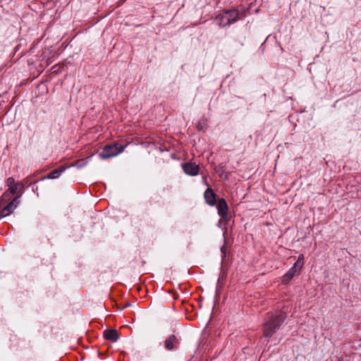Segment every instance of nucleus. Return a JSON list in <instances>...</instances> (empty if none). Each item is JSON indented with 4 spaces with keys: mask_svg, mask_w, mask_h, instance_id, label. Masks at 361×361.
Wrapping results in <instances>:
<instances>
[{
    "mask_svg": "<svg viewBox=\"0 0 361 361\" xmlns=\"http://www.w3.org/2000/svg\"><path fill=\"white\" fill-rule=\"evenodd\" d=\"M285 319L286 314L281 312L268 314L263 327L264 336L267 338L271 337L280 328Z\"/></svg>",
    "mask_w": 361,
    "mask_h": 361,
    "instance_id": "obj_1",
    "label": "nucleus"
},
{
    "mask_svg": "<svg viewBox=\"0 0 361 361\" xmlns=\"http://www.w3.org/2000/svg\"><path fill=\"white\" fill-rule=\"evenodd\" d=\"M304 264L303 255H299L298 260L294 264L293 267L283 276L282 283L287 284L294 277V276L300 274Z\"/></svg>",
    "mask_w": 361,
    "mask_h": 361,
    "instance_id": "obj_2",
    "label": "nucleus"
},
{
    "mask_svg": "<svg viewBox=\"0 0 361 361\" xmlns=\"http://www.w3.org/2000/svg\"><path fill=\"white\" fill-rule=\"evenodd\" d=\"M124 147L118 146L117 144L106 145L102 152L99 153V157L102 159H109L121 153Z\"/></svg>",
    "mask_w": 361,
    "mask_h": 361,
    "instance_id": "obj_3",
    "label": "nucleus"
},
{
    "mask_svg": "<svg viewBox=\"0 0 361 361\" xmlns=\"http://www.w3.org/2000/svg\"><path fill=\"white\" fill-rule=\"evenodd\" d=\"M238 13L236 11H226L221 16V21L219 25L226 26L236 21Z\"/></svg>",
    "mask_w": 361,
    "mask_h": 361,
    "instance_id": "obj_4",
    "label": "nucleus"
},
{
    "mask_svg": "<svg viewBox=\"0 0 361 361\" xmlns=\"http://www.w3.org/2000/svg\"><path fill=\"white\" fill-rule=\"evenodd\" d=\"M6 185L8 187V190L11 193L17 194L21 192L23 185L21 183H16L13 178L10 177L6 180Z\"/></svg>",
    "mask_w": 361,
    "mask_h": 361,
    "instance_id": "obj_5",
    "label": "nucleus"
},
{
    "mask_svg": "<svg viewBox=\"0 0 361 361\" xmlns=\"http://www.w3.org/2000/svg\"><path fill=\"white\" fill-rule=\"evenodd\" d=\"M19 197L14 198L11 202H9L6 207H4L1 211L2 216H8L11 214L19 204Z\"/></svg>",
    "mask_w": 361,
    "mask_h": 361,
    "instance_id": "obj_6",
    "label": "nucleus"
},
{
    "mask_svg": "<svg viewBox=\"0 0 361 361\" xmlns=\"http://www.w3.org/2000/svg\"><path fill=\"white\" fill-rule=\"evenodd\" d=\"M184 172L190 176H196L199 171L197 165L193 163H187L183 165Z\"/></svg>",
    "mask_w": 361,
    "mask_h": 361,
    "instance_id": "obj_7",
    "label": "nucleus"
},
{
    "mask_svg": "<svg viewBox=\"0 0 361 361\" xmlns=\"http://www.w3.org/2000/svg\"><path fill=\"white\" fill-rule=\"evenodd\" d=\"M178 343H179V341H178V338L174 335H171L164 341V346H165V348L167 349L168 350H171Z\"/></svg>",
    "mask_w": 361,
    "mask_h": 361,
    "instance_id": "obj_8",
    "label": "nucleus"
},
{
    "mask_svg": "<svg viewBox=\"0 0 361 361\" xmlns=\"http://www.w3.org/2000/svg\"><path fill=\"white\" fill-rule=\"evenodd\" d=\"M219 214L225 217L228 214V205L224 199H220L216 205Z\"/></svg>",
    "mask_w": 361,
    "mask_h": 361,
    "instance_id": "obj_9",
    "label": "nucleus"
},
{
    "mask_svg": "<svg viewBox=\"0 0 361 361\" xmlns=\"http://www.w3.org/2000/svg\"><path fill=\"white\" fill-rule=\"evenodd\" d=\"M204 198L207 203L209 205L213 206L216 204V195L212 189L208 188L204 192Z\"/></svg>",
    "mask_w": 361,
    "mask_h": 361,
    "instance_id": "obj_10",
    "label": "nucleus"
},
{
    "mask_svg": "<svg viewBox=\"0 0 361 361\" xmlns=\"http://www.w3.org/2000/svg\"><path fill=\"white\" fill-rule=\"evenodd\" d=\"M104 337L109 341L116 342L118 338V334L115 329H107L104 331Z\"/></svg>",
    "mask_w": 361,
    "mask_h": 361,
    "instance_id": "obj_11",
    "label": "nucleus"
},
{
    "mask_svg": "<svg viewBox=\"0 0 361 361\" xmlns=\"http://www.w3.org/2000/svg\"><path fill=\"white\" fill-rule=\"evenodd\" d=\"M64 171V169L63 168H59V169H55L52 171H51L48 176H47V178H50V179H54V178H58L61 173Z\"/></svg>",
    "mask_w": 361,
    "mask_h": 361,
    "instance_id": "obj_12",
    "label": "nucleus"
},
{
    "mask_svg": "<svg viewBox=\"0 0 361 361\" xmlns=\"http://www.w3.org/2000/svg\"><path fill=\"white\" fill-rule=\"evenodd\" d=\"M12 195L13 194L7 190L1 196V201L4 203L8 202L11 200Z\"/></svg>",
    "mask_w": 361,
    "mask_h": 361,
    "instance_id": "obj_13",
    "label": "nucleus"
}]
</instances>
